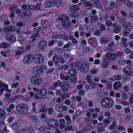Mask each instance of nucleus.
I'll list each match as a JSON object with an SVG mask.
<instances>
[{
	"instance_id": "nucleus-57",
	"label": "nucleus",
	"mask_w": 133,
	"mask_h": 133,
	"mask_svg": "<svg viewBox=\"0 0 133 133\" xmlns=\"http://www.w3.org/2000/svg\"><path fill=\"white\" fill-rule=\"evenodd\" d=\"M68 68V65H64L61 66L59 67V69L61 70H62L63 69H67Z\"/></svg>"
},
{
	"instance_id": "nucleus-37",
	"label": "nucleus",
	"mask_w": 133,
	"mask_h": 133,
	"mask_svg": "<svg viewBox=\"0 0 133 133\" xmlns=\"http://www.w3.org/2000/svg\"><path fill=\"white\" fill-rule=\"evenodd\" d=\"M126 30H127L124 29V30H123L122 32L123 35L125 37H127V35L129 34L130 33V31L128 30L127 31Z\"/></svg>"
},
{
	"instance_id": "nucleus-59",
	"label": "nucleus",
	"mask_w": 133,
	"mask_h": 133,
	"mask_svg": "<svg viewBox=\"0 0 133 133\" xmlns=\"http://www.w3.org/2000/svg\"><path fill=\"white\" fill-rule=\"evenodd\" d=\"M39 130L41 132L45 131L46 130V128L45 127L42 126L39 128Z\"/></svg>"
},
{
	"instance_id": "nucleus-9",
	"label": "nucleus",
	"mask_w": 133,
	"mask_h": 133,
	"mask_svg": "<svg viewBox=\"0 0 133 133\" xmlns=\"http://www.w3.org/2000/svg\"><path fill=\"white\" fill-rule=\"evenodd\" d=\"M61 88L62 92L64 93L67 92L69 88V83L67 81L64 82V83H62Z\"/></svg>"
},
{
	"instance_id": "nucleus-56",
	"label": "nucleus",
	"mask_w": 133,
	"mask_h": 133,
	"mask_svg": "<svg viewBox=\"0 0 133 133\" xmlns=\"http://www.w3.org/2000/svg\"><path fill=\"white\" fill-rule=\"evenodd\" d=\"M124 52L125 53L128 54L131 53L132 51H131L130 49L126 48L124 50Z\"/></svg>"
},
{
	"instance_id": "nucleus-61",
	"label": "nucleus",
	"mask_w": 133,
	"mask_h": 133,
	"mask_svg": "<svg viewBox=\"0 0 133 133\" xmlns=\"http://www.w3.org/2000/svg\"><path fill=\"white\" fill-rule=\"evenodd\" d=\"M41 4L40 3H38L37 4L36 6H35V10H37L39 9L41 7Z\"/></svg>"
},
{
	"instance_id": "nucleus-15",
	"label": "nucleus",
	"mask_w": 133,
	"mask_h": 133,
	"mask_svg": "<svg viewBox=\"0 0 133 133\" xmlns=\"http://www.w3.org/2000/svg\"><path fill=\"white\" fill-rule=\"evenodd\" d=\"M46 42L44 40H42L40 41L38 44V48L39 49L44 50L47 46Z\"/></svg>"
},
{
	"instance_id": "nucleus-20",
	"label": "nucleus",
	"mask_w": 133,
	"mask_h": 133,
	"mask_svg": "<svg viewBox=\"0 0 133 133\" xmlns=\"http://www.w3.org/2000/svg\"><path fill=\"white\" fill-rule=\"evenodd\" d=\"M20 126V123L18 122H14L12 123L11 125H10L11 127L14 129H17L19 128Z\"/></svg>"
},
{
	"instance_id": "nucleus-26",
	"label": "nucleus",
	"mask_w": 133,
	"mask_h": 133,
	"mask_svg": "<svg viewBox=\"0 0 133 133\" xmlns=\"http://www.w3.org/2000/svg\"><path fill=\"white\" fill-rule=\"evenodd\" d=\"M122 78V76L120 75H117L113 76L112 78L111 79L113 81L120 80Z\"/></svg>"
},
{
	"instance_id": "nucleus-38",
	"label": "nucleus",
	"mask_w": 133,
	"mask_h": 133,
	"mask_svg": "<svg viewBox=\"0 0 133 133\" xmlns=\"http://www.w3.org/2000/svg\"><path fill=\"white\" fill-rule=\"evenodd\" d=\"M52 61L56 64H58L59 62L58 59L56 56H54L52 58Z\"/></svg>"
},
{
	"instance_id": "nucleus-34",
	"label": "nucleus",
	"mask_w": 133,
	"mask_h": 133,
	"mask_svg": "<svg viewBox=\"0 0 133 133\" xmlns=\"http://www.w3.org/2000/svg\"><path fill=\"white\" fill-rule=\"evenodd\" d=\"M115 44V43L113 42H111L108 45V49L109 51H111L112 50V46H113Z\"/></svg>"
},
{
	"instance_id": "nucleus-7",
	"label": "nucleus",
	"mask_w": 133,
	"mask_h": 133,
	"mask_svg": "<svg viewBox=\"0 0 133 133\" xmlns=\"http://www.w3.org/2000/svg\"><path fill=\"white\" fill-rule=\"evenodd\" d=\"M35 62L37 64H41L44 61V58L42 55L39 54H36L33 57Z\"/></svg>"
},
{
	"instance_id": "nucleus-19",
	"label": "nucleus",
	"mask_w": 133,
	"mask_h": 133,
	"mask_svg": "<svg viewBox=\"0 0 133 133\" xmlns=\"http://www.w3.org/2000/svg\"><path fill=\"white\" fill-rule=\"evenodd\" d=\"M122 85V83L119 81H117L114 83L113 87L115 90H117L119 89Z\"/></svg>"
},
{
	"instance_id": "nucleus-42",
	"label": "nucleus",
	"mask_w": 133,
	"mask_h": 133,
	"mask_svg": "<svg viewBox=\"0 0 133 133\" xmlns=\"http://www.w3.org/2000/svg\"><path fill=\"white\" fill-rule=\"evenodd\" d=\"M112 24V22L110 20H107L105 23V25L108 27H111Z\"/></svg>"
},
{
	"instance_id": "nucleus-44",
	"label": "nucleus",
	"mask_w": 133,
	"mask_h": 133,
	"mask_svg": "<svg viewBox=\"0 0 133 133\" xmlns=\"http://www.w3.org/2000/svg\"><path fill=\"white\" fill-rule=\"evenodd\" d=\"M70 97V95L69 94H62L61 95V98L63 99H64L66 98L69 97Z\"/></svg>"
},
{
	"instance_id": "nucleus-48",
	"label": "nucleus",
	"mask_w": 133,
	"mask_h": 133,
	"mask_svg": "<svg viewBox=\"0 0 133 133\" xmlns=\"http://www.w3.org/2000/svg\"><path fill=\"white\" fill-rule=\"evenodd\" d=\"M90 30L89 31H93L95 29V25L94 24H91L89 26Z\"/></svg>"
},
{
	"instance_id": "nucleus-14",
	"label": "nucleus",
	"mask_w": 133,
	"mask_h": 133,
	"mask_svg": "<svg viewBox=\"0 0 133 133\" xmlns=\"http://www.w3.org/2000/svg\"><path fill=\"white\" fill-rule=\"evenodd\" d=\"M105 56L107 58L110 60H113L116 58L117 55L115 53L112 54L108 52L106 54Z\"/></svg>"
},
{
	"instance_id": "nucleus-1",
	"label": "nucleus",
	"mask_w": 133,
	"mask_h": 133,
	"mask_svg": "<svg viewBox=\"0 0 133 133\" xmlns=\"http://www.w3.org/2000/svg\"><path fill=\"white\" fill-rule=\"evenodd\" d=\"M68 18L67 16L63 15L62 18L58 17L57 18L56 20L57 21L60 20L63 28L64 29H68L71 25V24L69 21V19Z\"/></svg>"
},
{
	"instance_id": "nucleus-45",
	"label": "nucleus",
	"mask_w": 133,
	"mask_h": 133,
	"mask_svg": "<svg viewBox=\"0 0 133 133\" xmlns=\"http://www.w3.org/2000/svg\"><path fill=\"white\" fill-rule=\"evenodd\" d=\"M116 123V121H114L113 122L112 125L110 127V129L111 130L114 129L115 128Z\"/></svg>"
},
{
	"instance_id": "nucleus-5",
	"label": "nucleus",
	"mask_w": 133,
	"mask_h": 133,
	"mask_svg": "<svg viewBox=\"0 0 133 133\" xmlns=\"http://www.w3.org/2000/svg\"><path fill=\"white\" fill-rule=\"evenodd\" d=\"M32 83L37 85H41L42 82V78L39 76H32L30 79Z\"/></svg>"
},
{
	"instance_id": "nucleus-33",
	"label": "nucleus",
	"mask_w": 133,
	"mask_h": 133,
	"mask_svg": "<svg viewBox=\"0 0 133 133\" xmlns=\"http://www.w3.org/2000/svg\"><path fill=\"white\" fill-rule=\"evenodd\" d=\"M77 79V77L76 75L72 76L70 80L72 83L75 84L76 82Z\"/></svg>"
},
{
	"instance_id": "nucleus-16",
	"label": "nucleus",
	"mask_w": 133,
	"mask_h": 133,
	"mask_svg": "<svg viewBox=\"0 0 133 133\" xmlns=\"http://www.w3.org/2000/svg\"><path fill=\"white\" fill-rule=\"evenodd\" d=\"M55 2L54 0H48L44 4V6L45 8H49L54 5Z\"/></svg>"
},
{
	"instance_id": "nucleus-12",
	"label": "nucleus",
	"mask_w": 133,
	"mask_h": 133,
	"mask_svg": "<svg viewBox=\"0 0 133 133\" xmlns=\"http://www.w3.org/2000/svg\"><path fill=\"white\" fill-rule=\"evenodd\" d=\"M23 15L22 18L26 19L29 18L32 16V13L31 11L28 10H26L25 12H23Z\"/></svg>"
},
{
	"instance_id": "nucleus-6",
	"label": "nucleus",
	"mask_w": 133,
	"mask_h": 133,
	"mask_svg": "<svg viewBox=\"0 0 133 133\" xmlns=\"http://www.w3.org/2000/svg\"><path fill=\"white\" fill-rule=\"evenodd\" d=\"M47 124L49 127L54 129H57L59 127V123L58 121L56 119H50L48 121Z\"/></svg>"
},
{
	"instance_id": "nucleus-36",
	"label": "nucleus",
	"mask_w": 133,
	"mask_h": 133,
	"mask_svg": "<svg viewBox=\"0 0 133 133\" xmlns=\"http://www.w3.org/2000/svg\"><path fill=\"white\" fill-rule=\"evenodd\" d=\"M62 105L60 103L57 104L56 105L55 108L56 110L60 112V109L62 108Z\"/></svg>"
},
{
	"instance_id": "nucleus-18",
	"label": "nucleus",
	"mask_w": 133,
	"mask_h": 133,
	"mask_svg": "<svg viewBox=\"0 0 133 133\" xmlns=\"http://www.w3.org/2000/svg\"><path fill=\"white\" fill-rule=\"evenodd\" d=\"M125 25H123V28L124 29L130 31L132 28V24L129 22H126Z\"/></svg>"
},
{
	"instance_id": "nucleus-32",
	"label": "nucleus",
	"mask_w": 133,
	"mask_h": 133,
	"mask_svg": "<svg viewBox=\"0 0 133 133\" xmlns=\"http://www.w3.org/2000/svg\"><path fill=\"white\" fill-rule=\"evenodd\" d=\"M69 14L70 15L71 17H77L78 16V14L77 11L70 12Z\"/></svg>"
},
{
	"instance_id": "nucleus-60",
	"label": "nucleus",
	"mask_w": 133,
	"mask_h": 133,
	"mask_svg": "<svg viewBox=\"0 0 133 133\" xmlns=\"http://www.w3.org/2000/svg\"><path fill=\"white\" fill-rule=\"evenodd\" d=\"M104 130L105 129H104V128L101 127L99 128L97 130V131L98 133H101L104 131Z\"/></svg>"
},
{
	"instance_id": "nucleus-64",
	"label": "nucleus",
	"mask_w": 133,
	"mask_h": 133,
	"mask_svg": "<svg viewBox=\"0 0 133 133\" xmlns=\"http://www.w3.org/2000/svg\"><path fill=\"white\" fill-rule=\"evenodd\" d=\"M0 115L2 117H3L5 115V112L3 109H1L0 111Z\"/></svg>"
},
{
	"instance_id": "nucleus-40",
	"label": "nucleus",
	"mask_w": 133,
	"mask_h": 133,
	"mask_svg": "<svg viewBox=\"0 0 133 133\" xmlns=\"http://www.w3.org/2000/svg\"><path fill=\"white\" fill-rule=\"evenodd\" d=\"M70 67L71 68H76V69H77L79 68V66L77 65L76 63H72L70 65Z\"/></svg>"
},
{
	"instance_id": "nucleus-47",
	"label": "nucleus",
	"mask_w": 133,
	"mask_h": 133,
	"mask_svg": "<svg viewBox=\"0 0 133 133\" xmlns=\"http://www.w3.org/2000/svg\"><path fill=\"white\" fill-rule=\"evenodd\" d=\"M16 12L17 14L21 18H22V14L21 13V10L19 9H17L16 11Z\"/></svg>"
},
{
	"instance_id": "nucleus-35",
	"label": "nucleus",
	"mask_w": 133,
	"mask_h": 133,
	"mask_svg": "<svg viewBox=\"0 0 133 133\" xmlns=\"http://www.w3.org/2000/svg\"><path fill=\"white\" fill-rule=\"evenodd\" d=\"M63 36L62 35L59 34L53 36L52 38L53 39H61L62 38Z\"/></svg>"
},
{
	"instance_id": "nucleus-11",
	"label": "nucleus",
	"mask_w": 133,
	"mask_h": 133,
	"mask_svg": "<svg viewBox=\"0 0 133 133\" xmlns=\"http://www.w3.org/2000/svg\"><path fill=\"white\" fill-rule=\"evenodd\" d=\"M5 38L10 43L14 42L16 41V37L12 34H7L5 36Z\"/></svg>"
},
{
	"instance_id": "nucleus-58",
	"label": "nucleus",
	"mask_w": 133,
	"mask_h": 133,
	"mask_svg": "<svg viewBox=\"0 0 133 133\" xmlns=\"http://www.w3.org/2000/svg\"><path fill=\"white\" fill-rule=\"evenodd\" d=\"M100 30L102 31H104L105 30V26L104 24L101 25L99 26Z\"/></svg>"
},
{
	"instance_id": "nucleus-3",
	"label": "nucleus",
	"mask_w": 133,
	"mask_h": 133,
	"mask_svg": "<svg viewBox=\"0 0 133 133\" xmlns=\"http://www.w3.org/2000/svg\"><path fill=\"white\" fill-rule=\"evenodd\" d=\"M16 110L18 112L23 114L27 113L28 111V106L24 104H18L16 106Z\"/></svg>"
},
{
	"instance_id": "nucleus-50",
	"label": "nucleus",
	"mask_w": 133,
	"mask_h": 133,
	"mask_svg": "<svg viewBox=\"0 0 133 133\" xmlns=\"http://www.w3.org/2000/svg\"><path fill=\"white\" fill-rule=\"evenodd\" d=\"M91 127L89 125L85 126L83 128L84 131H87L89 130L91 128Z\"/></svg>"
},
{
	"instance_id": "nucleus-29",
	"label": "nucleus",
	"mask_w": 133,
	"mask_h": 133,
	"mask_svg": "<svg viewBox=\"0 0 133 133\" xmlns=\"http://www.w3.org/2000/svg\"><path fill=\"white\" fill-rule=\"evenodd\" d=\"M88 42L92 46L93 44L96 43L97 41L96 40L92 38H90L88 40Z\"/></svg>"
},
{
	"instance_id": "nucleus-53",
	"label": "nucleus",
	"mask_w": 133,
	"mask_h": 133,
	"mask_svg": "<svg viewBox=\"0 0 133 133\" xmlns=\"http://www.w3.org/2000/svg\"><path fill=\"white\" fill-rule=\"evenodd\" d=\"M47 111V109L46 108H42L40 109L39 111L40 112H45Z\"/></svg>"
},
{
	"instance_id": "nucleus-4",
	"label": "nucleus",
	"mask_w": 133,
	"mask_h": 133,
	"mask_svg": "<svg viewBox=\"0 0 133 133\" xmlns=\"http://www.w3.org/2000/svg\"><path fill=\"white\" fill-rule=\"evenodd\" d=\"M47 67L46 66L41 65L39 66H36L33 69V71L39 75H42L44 72L43 70H46Z\"/></svg>"
},
{
	"instance_id": "nucleus-21",
	"label": "nucleus",
	"mask_w": 133,
	"mask_h": 133,
	"mask_svg": "<svg viewBox=\"0 0 133 133\" xmlns=\"http://www.w3.org/2000/svg\"><path fill=\"white\" fill-rule=\"evenodd\" d=\"M70 9V12H76L79 9V7L77 5H74L71 6Z\"/></svg>"
},
{
	"instance_id": "nucleus-55",
	"label": "nucleus",
	"mask_w": 133,
	"mask_h": 133,
	"mask_svg": "<svg viewBox=\"0 0 133 133\" xmlns=\"http://www.w3.org/2000/svg\"><path fill=\"white\" fill-rule=\"evenodd\" d=\"M48 114L49 115H51V114L52 112L53 111V109L52 108H49L47 109Z\"/></svg>"
},
{
	"instance_id": "nucleus-8",
	"label": "nucleus",
	"mask_w": 133,
	"mask_h": 133,
	"mask_svg": "<svg viewBox=\"0 0 133 133\" xmlns=\"http://www.w3.org/2000/svg\"><path fill=\"white\" fill-rule=\"evenodd\" d=\"M0 94L1 95L3 93L5 90L9 92H10L11 91L8 88V85L3 83L2 82L0 81Z\"/></svg>"
},
{
	"instance_id": "nucleus-27",
	"label": "nucleus",
	"mask_w": 133,
	"mask_h": 133,
	"mask_svg": "<svg viewBox=\"0 0 133 133\" xmlns=\"http://www.w3.org/2000/svg\"><path fill=\"white\" fill-rule=\"evenodd\" d=\"M61 82L59 80H58L56 82L54 83L53 86L55 88H56L57 87L61 86L62 84Z\"/></svg>"
},
{
	"instance_id": "nucleus-51",
	"label": "nucleus",
	"mask_w": 133,
	"mask_h": 133,
	"mask_svg": "<svg viewBox=\"0 0 133 133\" xmlns=\"http://www.w3.org/2000/svg\"><path fill=\"white\" fill-rule=\"evenodd\" d=\"M29 117L32 120L37 121L38 120V118L35 116L30 115Z\"/></svg>"
},
{
	"instance_id": "nucleus-28",
	"label": "nucleus",
	"mask_w": 133,
	"mask_h": 133,
	"mask_svg": "<svg viewBox=\"0 0 133 133\" xmlns=\"http://www.w3.org/2000/svg\"><path fill=\"white\" fill-rule=\"evenodd\" d=\"M76 70L75 69H71L69 70V74L72 76L76 75Z\"/></svg>"
},
{
	"instance_id": "nucleus-63",
	"label": "nucleus",
	"mask_w": 133,
	"mask_h": 133,
	"mask_svg": "<svg viewBox=\"0 0 133 133\" xmlns=\"http://www.w3.org/2000/svg\"><path fill=\"white\" fill-rule=\"evenodd\" d=\"M35 6L33 5H28V9H33L35 10Z\"/></svg>"
},
{
	"instance_id": "nucleus-46",
	"label": "nucleus",
	"mask_w": 133,
	"mask_h": 133,
	"mask_svg": "<svg viewBox=\"0 0 133 133\" xmlns=\"http://www.w3.org/2000/svg\"><path fill=\"white\" fill-rule=\"evenodd\" d=\"M62 4V3L59 1H57L56 3H55V4L54 5L57 6V8L60 7Z\"/></svg>"
},
{
	"instance_id": "nucleus-10",
	"label": "nucleus",
	"mask_w": 133,
	"mask_h": 133,
	"mask_svg": "<svg viewBox=\"0 0 133 133\" xmlns=\"http://www.w3.org/2000/svg\"><path fill=\"white\" fill-rule=\"evenodd\" d=\"M79 69L80 71L83 72L84 73H87L89 69V66L87 64H83L80 67Z\"/></svg>"
},
{
	"instance_id": "nucleus-49",
	"label": "nucleus",
	"mask_w": 133,
	"mask_h": 133,
	"mask_svg": "<svg viewBox=\"0 0 133 133\" xmlns=\"http://www.w3.org/2000/svg\"><path fill=\"white\" fill-rule=\"evenodd\" d=\"M101 32L100 30H96L94 32V35L96 36H98Z\"/></svg>"
},
{
	"instance_id": "nucleus-23",
	"label": "nucleus",
	"mask_w": 133,
	"mask_h": 133,
	"mask_svg": "<svg viewBox=\"0 0 133 133\" xmlns=\"http://www.w3.org/2000/svg\"><path fill=\"white\" fill-rule=\"evenodd\" d=\"M90 19L91 21L94 23H96L99 20V18L97 15L91 16Z\"/></svg>"
},
{
	"instance_id": "nucleus-30",
	"label": "nucleus",
	"mask_w": 133,
	"mask_h": 133,
	"mask_svg": "<svg viewBox=\"0 0 133 133\" xmlns=\"http://www.w3.org/2000/svg\"><path fill=\"white\" fill-rule=\"evenodd\" d=\"M123 3L125 5H127L129 7L133 8V4L129 1H125L123 2Z\"/></svg>"
},
{
	"instance_id": "nucleus-2",
	"label": "nucleus",
	"mask_w": 133,
	"mask_h": 133,
	"mask_svg": "<svg viewBox=\"0 0 133 133\" xmlns=\"http://www.w3.org/2000/svg\"><path fill=\"white\" fill-rule=\"evenodd\" d=\"M101 104L104 108H108L112 106L114 102L113 100L110 97H105L102 100Z\"/></svg>"
},
{
	"instance_id": "nucleus-43",
	"label": "nucleus",
	"mask_w": 133,
	"mask_h": 133,
	"mask_svg": "<svg viewBox=\"0 0 133 133\" xmlns=\"http://www.w3.org/2000/svg\"><path fill=\"white\" fill-rule=\"evenodd\" d=\"M48 91L46 89H41V95L44 96L47 93Z\"/></svg>"
},
{
	"instance_id": "nucleus-24",
	"label": "nucleus",
	"mask_w": 133,
	"mask_h": 133,
	"mask_svg": "<svg viewBox=\"0 0 133 133\" xmlns=\"http://www.w3.org/2000/svg\"><path fill=\"white\" fill-rule=\"evenodd\" d=\"M108 66L109 65L108 62L105 60H104L103 61L101 65V67L102 68H108Z\"/></svg>"
},
{
	"instance_id": "nucleus-54",
	"label": "nucleus",
	"mask_w": 133,
	"mask_h": 133,
	"mask_svg": "<svg viewBox=\"0 0 133 133\" xmlns=\"http://www.w3.org/2000/svg\"><path fill=\"white\" fill-rule=\"evenodd\" d=\"M125 62L127 65L130 66H131L132 65V62L130 60H126Z\"/></svg>"
},
{
	"instance_id": "nucleus-22",
	"label": "nucleus",
	"mask_w": 133,
	"mask_h": 133,
	"mask_svg": "<svg viewBox=\"0 0 133 133\" xmlns=\"http://www.w3.org/2000/svg\"><path fill=\"white\" fill-rule=\"evenodd\" d=\"M22 131L23 133H34V132L33 129L30 128H23Z\"/></svg>"
},
{
	"instance_id": "nucleus-39",
	"label": "nucleus",
	"mask_w": 133,
	"mask_h": 133,
	"mask_svg": "<svg viewBox=\"0 0 133 133\" xmlns=\"http://www.w3.org/2000/svg\"><path fill=\"white\" fill-rule=\"evenodd\" d=\"M8 19V17L6 15H2L0 17L1 20L3 22L6 20Z\"/></svg>"
},
{
	"instance_id": "nucleus-13",
	"label": "nucleus",
	"mask_w": 133,
	"mask_h": 133,
	"mask_svg": "<svg viewBox=\"0 0 133 133\" xmlns=\"http://www.w3.org/2000/svg\"><path fill=\"white\" fill-rule=\"evenodd\" d=\"M32 56L31 55H26L23 59V63L25 64H28L32 61Z\"/></svg>"
},
{
	"instance_id": "nucleus-52",
	"label": "nucleus",
	"mask_w": 133,
	"mask_h": 133,
	"mask_svg": "<svg viewBox=\"0 0 133 133\" xmlns=\"http://www.w3.org/2000/svg\"><path fill=\"white\" fill-rule=\"evenodd\" d=\"M3 31L4 32H9V26H5L3 30Z\"/></svg>"
},
{
	"instance_id": "nucleus-62",
	"label": "nucleus",
	"mask_w": 133,
	"mask_h": 133,
	"mask_svg": "<svg viewBox=\"0 0 133 133\" xmlns=\"http://www.w3.org/2000/svg\"><path fill=\"white\" fill-rule=\"evenodd\" d=\"M85 5L88 6L92 7L93 6V5L91 3L89 2H87L85 3Z\"/></svg>"
},
{
	"instance_id": "nucleus-41",
	"label": "nucleus",
	"mask_w": 133,
	"mask_h": 133,
	"mask_svg": "<svg viewBox=\"0 0 133 133\" xmlns=\"http://www.w3.org/2000/svg\"><path fill=\"white\" fill-rule=\"evenodd\" d=\"M74 37L72 35L69 36H65L63 38L64 40L65 41L67 40L68 39H72L73 38H74Z\"/></svg>"
},
{
	"instance_id": "nucleus-25",
	"label": "nucleus",
	"mask_w": 133,
	"mask_h": 133,
	"mask_svg": "<svg viewBox=\"0 0 133 133\" xmlns=\"http://www.w3.org/2000/svg\"><path fill=\"white\" fill-rule=\"evenodd\" d=\"M64 118L67 121L66 124L68 125L71 124L72 122V120L70 119V116L68 115H66L65 116Z\"/></svg>"
},
{
	"instance_id": "nucleus-17",
	"label": "nucleus",
	"mask_w": 133,
	"mask_h": 133,
	"mask_svg": "<svg viewBox=\"0 0 133 133\" xmlns=\"http://www.w3.org/2000/svg\"><path fill=\"white\" fill-rule=\"evenodd\" d=\"M112 26L114 28L112 30V31L118 34L120 32L121 29L120 26H117V24L115 23L112 24Z\"/></svg>"
},
{
	"instance_id": "nucleus-31",
	"label": "nucleus",
	"mask_w": 133,
	"mask_h": 133,
	"mask_svg": "<svg viewBox=\"0 0 133 133\" xmlns=\"http://www.w3.org/2000/svg\"><path fill=\"white\" fill-rule=\"evenodd\" d=\"M108 39L105 37H102L101 38L100 42L101 44H105L108 43Z\"/></svg>"
}]
</instances>
